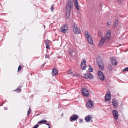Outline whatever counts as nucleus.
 <instances>
[{"label":"nucleus","mask_w":128,"mask_h":128,"mask_svg":"<svg viewBox=\"0 0 128 128\" xmlns=\"http://www.w3.org/2000/svg\"><path fill=\"white\" fill-rule=\"evenodd\" d=\"M96 61L99 68L102 70H103L104 69V65L101 58L99 57H97Z\"/></svg>","instance_id":"1"},{"label":"nucleus","mask_w":128,"mask_h":128,"mask_svg":"<svg viewBox=\"0 0 128 128\" xmlns=\"http://www.w3.org/2000/svg\"><path fill=\"white\" fill-rule=\"evenodd\" d=\"M72 28L73 31L75 34H80L81 32L80 30V28L78 26L77 24L75 23L72 26Z\"/></svg>","instance_id":"2"},{"label":"nucleus","mask_w":128,"mask_h":128,"mask_svg":"<svg viewBox=\"0 0 128 128\" xmlns=\"http://www.w3.org/2000/svg\"><path fill=\"white\" fill-rule=\"evenodd\" d=\"M84 33L87 38L88 41L89 43L91 44H93V42L92 40V36L90 33L87 30L85 31Z\"/></svg>","instance_id":"3"},{"label":"nucleus","mask_w":128,"mask_h":128,"mask_svg":"<svg viewBox=\"0 0 128 128\" xmlns=\"http://www.w3.org/2000/svg\"><path fill=\"white\" fill-rule=\"evenodd\" d=\"M73 0H68L66 6V9L68 10H71L73 6Z\"/></svg>","instance_id":"4"},{"label":"nucleus","mask_w":128,"mask_h":128,"mask_svg":"<svg viewBox=\"0 0 128 128\" xmlns=\"http://www.w3.org/2000/svg\"><path fill=\"white\" fill-rule=\"evenodd\" d=\"M68 29V25L67 24H64L62 26L60 29V30L62 32L64 33H66Z\"/></svg>","instance_id":"5"},{"label":"nucleus","mask_w":128,"mask_h":128,"mask_svg":"<svg viewBox=\"0 0 128 128\" xmlns=\"http://www.w3.org/2000/svg\"><path fill=\"white\" fill-rule=\"evenodd\" d=\"M98 75L99 78L101 80L103 81L104 80L105 77L104 75L101 71L100 70L98 71Z\"/></svg>","instance_id":"6"},{"label":"nucleus","mask_w":128,"mask_h":128,"mask_svg":"<svg viewBox=\"0 0 128 128\" xmlns=\"http://www.w3.org/2000/svg\"><path fill=\"white\" fill-rule=\"evenodd\" d=\"M86 60H82L80 65V66L82 70H85L86 66Z\"/></svg>","instance_id":"7"},{"label":"nucleus","mask_w":128,"mask_h":128,"mask_svg":"<svg viewBox=\"0 0 128 128\" xmlns=\"http://www.w3.org/2000/svg\"><path fill=\"white\" fill-rule=\"evenodd\" d=\"M94 105L93 102L91 100H88L86 103L87 107L88 108H92L93 106Z\"/></svg>","instance_id":"8"},{"label":"nucleus","mask_w":128,"mask_h":128,"mask_svg":"<svg viewBox=\"0 0 128 128\" xmlns=\"http://www.w3.org/2000/svg\"><path fill=\"white\" fill-rule=\"evenodd\" d=\"M78 116L76 114L72 115L70 118V120L72 122L76 120L78 118Z\"/></svg>","instance_id":"9"},{"label":"nucleus","mask_w":128,"mask_h":128,"mask_svg":"<svg viewBox=\"0 0 128 128\" xmlns=\"http://www.w3.org/2000/svg\"><path fill=\"white\" fill-rule=\"evenodd\" d=\"M112 112L114 118L116 120H117L118 116V111L116 110H113Z\"/></svg>","instance_id":"10"},{"label":"nucleus","mask_w":128,"mask_h":128,"mask_svg":"<svg viewBox=\"0 0 128 128\" xmlns=\"http://www.w3.org/2000/svg\"><path fill=\"white\" fill-rule=\"evenodd\" d=\"M110 62L113 66H116L117 65V62L116 59L113 57L110 58Z\"/></svg>","instance_id":"11"},{"label":"nucleus","mask_w":128,"mask_h":128,"mask_svg":"<svg viewBox=\"0 0 128 128\" xmlns=\"http://www.w3.org/2000/svg\"><path fill=\"white\" fill-rule=\"evenodd\" d=\"M94 78V76L91 73H88L86 74L84 78H88L90 79H92Z\"/></svg>","instance_id":"12"},{"label":"nucleus","mask_w":128,"mask_h":128,"mask_svg":"<svg viewBox=\"0 0 128 128\" xmlns=\"http://www.w3.org/2000/svg\"><path fill=\"white\" fill-rule=\"evenodd\" d=\"M82 94L86 96H88L89 93L88 91L86 89H83L82 90Z\"/></svg>","instance_id":"13"},{"label":"nucleus","mask_w":128,"mask_h":128,"mask_svg":"<svg viewBox=\"0 0 128 128\" xmlns=\"http://www.w3.org/2000/svg\"><path fill=\"white\" fill-rule=\"evenodd\" d=\"M111 96L110 94V93H107L105 95V100L106 102L108 101H110L111 99Z\"/></svg>","instance_id":"14"},{"label":"nucleus","mask_w":128,"mask_h":128,"mask_svg":"<svg viewBox=\"0 0 128 128\" xmlns=\"http://www.w3.org/2000/svg\"><path fill=\"white\" fill-rule=\"evenodd\" d=\"M71 10L66 9V19H68L69 17L70 13Z\"/></svg>","instance_id":"15"},{"label":"nucleus","mask_w":128,"mask_h":128,"mask_svg":"<svg viewBox=\"0 0 128 128\" xmlns=\"http://www.w3.org/2000/svg\"><path fill=\"white\" fill-rule=\"evenodd\" d=\"M111 31L110 30H108L107 32L106 37L104 38L106 40V39H108L111 36Z\"/></svg>","instance_id":"16"},{"label":"nucleus","mask_w":128,"mask_h":128,"mask_svg":"<svg viewBox=\"0 0 128 128\" xmlns=\"http://www.w3.org/2000/svg\"><path fill=\"white\" fill-rule=\"evenodd\" d=\"M58 70L57 69L54 68L52 72V74L53 76H54L58 74Z\"/></svg>","instance_id":"17"},{"label":"nucleus","mask_w":128,"mask_h":128,"mask_svg":"<svg viewBox=\"0 0 128 128\" xmlns=\"http://www.w3.org/2000/svg\"><path fill=\"white\" fill-rule=\"evenodd\" d=\"M74 6L78 10H79V8L78 5V2L77 0H74Z\"/></svg>","instance_id":"18"},{"label":"nucleus","mask_w":128,"mask_h":128,"mask_svg":"<svg viewBox=\"0 0 128 128\" xmlns=\"http://www.w3.org/2000/svg\"><path fill=\"white\" fill-rule=\"evenodd\" d=\"M106 39L104 38L103 37H102L100 41L99 45L101 46L102 45L105 41Z\"/></svg>","instance_id":"19"},{"label":"nucleus","mask_w":128,"mask_h":128,"mask_svg":"<svg viewBox=\"0 0 128 128\" xmlns=\"http://www.w3.org/2000/svg\"><path fill=\"white\" fill-rule=\"evenodd\" d=\"M91 119V117L90 115L86 116L85 118V120L87 122H89Z\"/></svg>","instance_id":"20"},{"label":"nucleus","mask_w":128,"mask_h":128,"mask_svg":"<svg viewBox=\"0 0 128 128\" xmlns=\"http://www.w3.org/2000/svg\"><path fill=\"white\" fill-rule=\"evenodd\" d=\"M118 20H116L114 22L113 24V27L114 28H116L118 26Z\"/></svg>","instance_id":"21"},{"label":"nucleus","mask_w":128,"mask_h":128,"mask_svg":"<svg viewBox=\"0 0 128 128\" xmlns=\"http://www.w3.org/2000/svg\"><path fill=\"white\" fill-rule=\"evenodd\" d=\"M49 41L48 40L46 41V48L48 49H49L50 48V46L49 45Z\"/></svg>","instance_id":"22"},{"label":"nucleus","mask_w":128,"mask_h":128,"mask_svg":"<svg viewBox=\"0 0 128 128\" xmlns=\"http://www.w3.org/2000/svg\"><path fill=\"white\" fill-rule=\"evenodd\" d=\"M108 69L111 71H112L113 70V68L112 67V65L110 64H108Z\"/></svg>","instance_id":"23"},{"label":"nucleus","mask_w":128,"mask_h":128,"mask_svg":"<svg viewBox=\"0 0 128 128\" xmlns=\"http://www.w3.org/2000/svg\"><path fill=\"white\" fill-rule=\"evenodd\" d=\"M22 86H19L17 88V89L14 90V91H16L17 92H20L21 91V90L20 89V88Z\"/></svg>","instance_id":"24"},{"label":"nucleus","mask_w":128,"mask_h":128,"mask_svg":"<svg viewBox=\"0 0 128 128\" xmlns=\"http://www.w3.org/2000/svg\"><path fill=\"white\" fill-rule=\"evenodd\" d=\"M47 122V121L45 120H43L38 122V124H41L43 123H45Z\"/></svg>","instance_id":"25"},{"label":"nucleus","mask_w":128,"mask_h":128,"mask_svg":"<svg viewBox=\"0 0 128 128\" xmlns=\"http://www.w3.org/2000/svg\"><path fill=\"white\" fill-rule=\"evenodd\" d=\"M89 68L88 69L89 71L90 72H92L93 71L92 68L91 67V66H89Z\"/></svg>","instance_id":"26"},{"label":"nucleus","mask_w":128,"mask_h":128,"mask_svg":"<svg viewBox=\"0 0 128 128\" xmlns=\"http://www.w3.org/2000/svg\"><path fill=\"white\" fill-rule=\"evenodd\" d=\"M69 54L70 56H72L73 55V52L72 50H70L69 51Z\"/></svg>","instance_id":"27"},{"label":"nucleus","mask_w":128,"mask_h":128,"mask_svg":"<svg viewBox=\"0 0 128 128\" xmlns=\"http://www.w3.org/2000/svg\"><path fill=\"white\" fill-rule=\"evenodd\" d=\"M113 105L114 106L116 107L117 106L118 104H117L116 103V102H115L113 100Z\"/></svg>","instance_id":"28"},{"label":"nucleus","mask_w":128,"mask_h":128,"mask_svg":"<svg viewBox=\"0 0 128 128\" xmlns=\"http://www.w3.org/2000/svg\"><path fill=\"white\" fill-rule=\"evenodd\" d=\"M30 108H29V109H28V113H27V114L28 115L31 112V110L30 109Z\"/></svg>","instance_id":"29"},{"label":"nucleus","mask_w":128,"mask_h":128,"mask_svg":"<svg viewBox=\"0 0 128 128\" xmlns=\"http://www.w3.org/2000/svg\"><path fill=\"white\" fill-rule=\"evenodd\" d=\"M126 71H128V67L122 70L123 72H124Z\"/></svg>","instance_id":"30"},{"label":"nucleus","mask_w":128,"mask_h":128,"mask_svg":"<svg viewBox=\"0 0 128 128\" xmlns=\"http://www.w3.org/2000/svg\"><path fill=\"white\" fill-rule=\"evenodd\" d=\"M22 68V66L20 65H19L18 68V72Z\"/></svg>","instance_id":"31"},{"label":"nucleus","mask_w":128,"mask_h":128,"mask_svg":"<svg viewBox=\"0 0 128 128\" xmlns=\"http://www.w3.org/2000/svg\"><path fill=\"white\" fill-rule=\"evenodd\" d=\"M83 120L82 118H80V120L79 121V122L80 123H82L83 122Z\"/></svg>","instance_id":"32"},{"label":"nucleus","mask_w":128,"mask_h":128,"mask_svg":"<svg viewBox=\"0 0 128 128\" xmlns=\"http://www.w3.org/2000/svg\"><path fill=\"white\" fill-rule=\"evenodd\" d=\"M38 124H36L33 127V128H37L38 127Z\"/></svg>","instance_id":"33"},{"label":"nucleus","mask_w":128,"mask_h":128,"mask_svg":"<svg viewBox=\"0 0 128 128\" xmlns=\"http://www.w3.org/2000/svg\"><path fill=\"white\" fill-rule=\"evenodd\" d=\"M72 71V70L71 69H70V70L69 71V72H68V74H70V75L72 76V73H69V72H70Z\"/></svg>","instance_id":"34"},{"label":"nucleus","mask_w":128,"mask_h":128,"mask_svg":"<svg viewBox=\"0 0 128 128\" xmlns=\"http://www.w3.org/2000/svg\"><path fill=\"white\" fill-rule=\"evenodd\" d=\"M50 9L52 11H53V10H54V8L53 5H52V7Z\"/></svg>","instance_id":"35"},{"label":"nucleus","mask_w":128,"mask_h":128,"mask_svg":"<svg viewBox=\"0 0 128 128\" xmlns=\"http://www.w3.org/2000/svg\"><path fill=\"white\" fill-rule=\"evenodd\" d=\"M45 58H48V59L49 58V56L47 54H46V56H45Z\"/></svg>","instance_id":"36"},{"label":"nucleus","mask_w":128,"mask_h":128,"mask_svg":"<svg viewBox=\"0 0 128 128\" xmlns=\"http://www.w3.org/2000/svg\"><path fill=\"white\" fill-rule=\"evenodd\" d=\"M111 24V23L110 22H107V25L108 26L110 25V24Z\"/></svg>","instance_id":"37"},{"label":"nucleus","mask_w":128,"mask_h":128,"mask_svg":"<svg viewBox=\"0 0 128 128\" xmlns=\"http://www.w3.org/2000/svg\"><path fill=\"white\" fill-rule=\"evenodd\" d=\"M45 124L48 125L49 126V127H50V125L48 123H45Z\"/></svg>","instance_id":"38"},{"label":"nucleus","mask_w":128,"mask_h":128,"mask_svg":"<svg viewBox=\"0 0 128 128\" xmlns=\"http://www.w3.org/2000/svg\"><path fill=\"white\" fill-rule=\"evenodd\" d=\"M118 1L120 3H121L122 2L121 0H118Z\"/></svg>","instance_id":"39"},{"label":"nucleus","mask_w":128,"mask_h":128,"mask_svg":"<svg viewBox=\"0 0 128 128\" xmlns=\"http://www.w3.org/2000/svg\"><path fill=\"white\" fill-rule=\"evenodd\" d=\"M4 110H6L8 108H7L6 107V108H4Z\"/></svg>","instance_id":"40"},{"label":"nucleus","mask_w":128,"mask_h":128,"mask_svg":"<svg viewBox=\"0 0 128 128\" xmlns=\"http://www.w3.org/2000/svg\"><path fill=\"white\" fill-rule=\"evenodd\" d=\"M45 63L43 65H44L45 64Z\"/></svg>","instance_id":"41"},{"label":"nucleus","mask_w":128,"mask_h":128,"mask_svg":"<svg viewBox=\"0 0 128 128\" xmlns=\"http://www.w3.org/2000/svg\"><path fill=\"white\" fill-rule=\"evenodd\" d=\"M48 128H50V127H49Z\"/></svg>","instance_id":"42"}]
</instances>
